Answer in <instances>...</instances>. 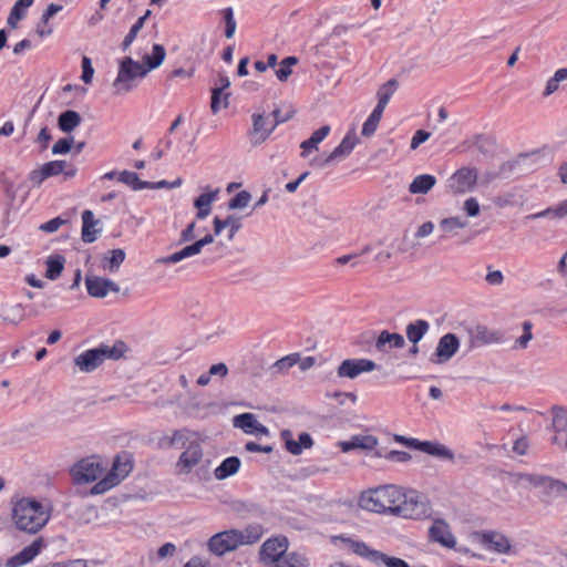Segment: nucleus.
Segmentation results:
<instances>
[{
  "label": "nucleus",
  "mask_w": 567,
  "mask_h": 567,
  "mask_svg": "<svg viewBox=\"0 0 567 567\" xmlns=\"http://www.w3.org/2000/svg\"><path fill=\"white\" fill-rule=\"evenodd\" d=\"M359 505L369 512L412 519L425 517L430 511L423 495L396 485H382L363 492Z\"/></svg>",
  "instance_id": "obj_1"
},
{
  "label": "nucleus",
  "mask_w": 567,
  "mask_h": 567,
  "mask_svg": "<svg viewBox=\"0 0 567 567\" xmlns=\"http://www.w3.org/2000/svg\"><path fill=\"white\" fill-rule=\"evenodd\" d=\"M50 517V505L31 497H23L13 505L12 519L20 530L35 534L47 525Z\"/></svg>",
  "instance_id": "obj_2"
},
{
  "label": "nucleus",
  "mask_w": 567,
  "mask_h": 567,
  "mask_svg": "<svg viewBox=\"0 0 567 567\" xmlns=\"http://www.w3.org/2000/svg\"><path fill=\"white\" fill-rule=\"evenodd\" d=\"M168 444L172 447L184 449L176 462L178 474L190 473L203 460L202 439L196 432L186 429L176 430L173 432Z\"/></svg>",
  "instance_id": "obj_3"
},
{
  "label": "nucleus",
  "mask_w": 567,
  "mask_h": 567,
  "mask_svg": "<svg viewBox=\"0 0 567 567\" xmlns=\"http://www.w3.org/2000/svg\"><path fill=\"white\" fill-rule=\"evenodd\" d=\"M126 346L123 341H116L113 346L101 344L97 348L86 350L74 358V365L85 373L97 369L106 359L117 360L123 357Z\"/></svg>",
  "instance_id": "obj_4"
},
{
  "label": "nucleus",
  "mask_w": 567,
  "mask_h": 567,
  "mask_svg": "<svg viewBox=\"0 0 567 567\" xmlns=\"http://www.w3.org/2000/svg\"><path fill=\"white\" fill-rule=\"evenodd\" d=\"M148 73V69L132 58H124L121 61L118 73L113 82L115 94H124L135 87V81L143 79Z\"/></svg>",
  "instance_id": "obj_5"
},
{
  "label": "nucleus",
  "mask_w": 567,
  "mask_h": 567,
  "mask_svg": "<svg viewBox=\"0 0 567 567\" xmlns=\"http://www.w3.org/2000/svg\"><path fill=\"white\" fill-rule=\"evenodd\" d=\"M516 482L540 488L548 497L567 499V484L558 478L535 473H518Z\"/></svg>",
  "instance_id": "obj_6"
},
{
  "label": "nucleus",
  "mask_w": 567,
  "mask_h": 567,
  "mask_svg": "<svg viewBox=\"0 0 567 567\" xmlns=\"http://www.w3.org/2000/svg\"><path fill=\"white\" fill-rule=\"evenodd\" d=\"M133 464L127 455L116 456L112 470L100 480L92 488V495H99L107 492L118 485L132 471Z\"/></svg>",
  "instance_id": "obj_7"
},
{
  "label": "nucleus",
  "mask_w": 567,
  "mask_h": 567,
  "mask_svg": "<svg viewBox=\"0 0 567 567\" xmlns=\"http://www.w3.org/2000/svg\"><path fill=\"white\" fill-rule=\"evenodd\" d=\"M76 167L66 161H51L44 163L37 169L29 174V181L33 186L39 187L47 178L63 174L65 179L72 178L76 175Z\"/></svg>",
  "instance_id": "obj_8"
},
{
  "label": "nucleus",
  "mask_w": 567,
  "mask_h": 567,
  "mask_svg": "<svg viewBox=\"0 0 567 567\" xmlns=\"http://www.w3.org/2000/svg\"><path fill=\"white\" fill-rule=\"evenodd\" d=\"M349 548L360 557H363L375 565H384L386 567H410L406 561L401 558L390 557L382 551L370 548L364 542L347 539Z\"/></svg>",
  "instance_id": "obj_9"
},
{
  "label": "nucleus",
  "mask_w": 567,
  "mask_h": 567,
  "mask_svg": "<svg viewBox=\"0 0 567 567\" xmlns=\"http://www.w3.org/2000/svg\"><path fill=\"white\" fill-rule=\"evenodd\" d=\"M251 117L252 128L249 132L250 142L252 145H259L268 138L278 124L287 122L291 117V114L289 113L286 117L278 118L277 121H270V117H266L262 113H254Z\"/></svg>",
  "instance_id": "obj_10"
},
{
  "label": "nucleus",
  "mask_w": 567,
  "mask_h": 567,
  "mask_svg": "<svg viewBox=\"0 0 567 567\" xmlns=\"http://www.w3.org/2000/svg\"><path fill=\"white\" fill-rule=\"evenodd\" d=\"M551 416L554 435L550 439V443L560 452L567 453V408L553 406Z\"/></svg>",
  "instance_id": "obj_11"
},
{
  "label": "nucleus",
  "mask_w": 567,
  "mask_h": 567,
  "mask_svg": "<svg viewBox=\"0 0 567 567\" xmlns=\"http://www.w3.org/2000/svg\"><path fill=\"white\" fill-rule=\"evenodd\" d=\"M104 468L96 457H86L79 461L71 470L73 480L78 484L91 483L102 476Z\"/></svg>",
  "instance_id": "obj_12"
},
{
  "label": "nucleus",
  "mask_w": 567,
  "mask_h": 567,
  "mask_svg": "<svg viewBox=\"0 0 567 567\" xmlns=\"http://www.w3.org/2000/svg\"><path fill=\"white\" fill-rule=\"evenodd\" d=\"M358 142L359 140L354 132H350L343 137L341 143L327 157H317L311 162V165L319 168H323L333 164L334 162L343 159L348 155H350V153L353 151Z\"/></svg>",
  "instance_id": "obj_13"
},
{
  "label": "nucleus",
  "mask_w": 567,
  "mask_h": 567,
  "mask_svg": "<svg viewBox=\"0 0 567 567\" xmlns=\"http://www.w3.org/2000/svg\"><path fill=\"white\" fill-rule=\"evenodd\" d=\"M468 346L471 349L485 346L499 344L504 341V333L486 326H476L468 330Z\"/></svg>",
  "instance_id": "obj_14"
},
{
  "label": "nucleus",
  "mask_w": 567,
  "mask_h": 567,
  "mask_svg": "<svg viewBox=\"0 0 567 567\" xmlns=\"http://www.w3.org/2000/svg\"><path fill=\"white\" fill-rule=\"evenodd\" d=\"M288 542L286 537H274L267 539L260 547V560L265 565H276L287 553Z\"/></svg>",
  "instance_id": "obj_15"
},
{
  "label": "nucleus",
  "mask_w": 567,
  "mask_h": 567,
  "mask_svg": "<svg viewBox=\"0 0 567 567\" xmlns=\"http://www.w3.org/2000/svg\"><path fill=\"white\" fill-rule=\"evenodd\" d=\"M475 539L486 549L497 554H508L512 550L509 539L502 533L487 530L474 534Z\"/></svg>",
  "instance_id": "obj_16"
},
{
  "label": "nucleus",
  "mask_w": 567,
  "mask_h": 567,
  "mask_svg": "<svg viewBox=\"0 0 567 567\" xmlns=\"http://www.w3.org/2000/svg\"><path fill=\"white\" fill-rule=\"evenodd\" d=\"M476 182V168L462 167L450 177L449 187L454 194H463L473 190Z\"/></svg>",
  "instance_id": "obj_17"
},
{
  "label": "nucleus",
  "mask_w": 567,
  "mask_h": 567,
  "mask_svg": "<svg viewBox=\"0 0 567 567\" xmlns=\"http://www.w3.org/2000/svg\"><path fill=\"white\" fill-rule=\"evenodd\" d=\"M237 537V529H229L217 533L210 537L208 542V548L213 554L221 556L239 547Z\"/></svg>",
  "instance_id": "obj_18"
},
{
  "label": "nucleus",
  "mask_w": 567,
  "mask_h": 567,
  "mask_svg": "<svg viewBox=\"0 0 567 567\" xmlns=\"http://www.w3.org/2000/svg\"><path fill=\"white\" fill-rule=\"evenodd\" d=\"M377 369L374 361L369 359H346L338 367L339 378L354 379L363 372H371Z\"/></svg>",
  "instance_id": "obj_19"
},
{
  "label": "nucleus",
  "mask_w": 567,
  "mask_h": 567,
  "mask_svg": "<svg viewBox=\"0 0 567 567\" xmlns=\"http://www.w3.org/2000/svg\"><path fill=\"white\" fill-rule=\"evenodd\" d=\"M85 286L87 293L91 297L99 299L106 297L109 292L117 293L120 291V286L117 284L111 279L95 275H86Z\"/></svg>",
  "instance_id": "obj_20"
},
{
  "label": "nucleus",
  "mask_w": 567,
  "mask_h": 567,
  "mask_svg": "<svg viewBox=\"0 0 567 567\" xmlns=\"http://www.w3.org/2000/svg\"><path fill=\"white\" fill-rule=\"evenodd\" d=\"M460 340L456 334L446 333L440 338L434 353L435 358L432 361L439 364L445 363L457 352Z\"/></svg>",
  "instance_id": "obj_21"
},
{
  "label": "nucleus",
  "mask_w": 567,
  "mask_h": 567,
  "mask_svg": "<svg viewBox=\"0 0 567 567\" xmlns=\"http://www.w3.org/2000/svg\"><path fill=\"white\" fill-rule=\"evenodd\" d=\"M430 538L446 548H454L455 537L450 530L449 524L442 519H436L429 529Z\"/></svg>",
  "instance_id": "obj_22"
},
{
  "label": "nucleus",
  "mask_w": 567,
  "mask_h": 567,
  "mask_svg": "<svg viewBox=\"0 0 567 567\" xmlns=\"http://www.w3.org/2000/svg\"><path fill=\"white\" fill-rule=\"evenodd\" d=\"M280 436L285 442L286 450L292 455H300L302 453V449H311L313 445V440L307 432L301 433L298 441L293 440L292 432L290 430L281 431Z\"/></svg>",
  "instance_id": "obj_23"
},
{
  "label": "nucleus",
  "mask_w": 567,
  "mask_h": 567,
  "mask_svg": "<svg viewBox=\"0 0 567 567\" xmlns=\"http://www.w3.org/2000/svg\"><path fill=\"white\" fill-rule=\"evenodd\" d=\"M43 547L42 538H37L29 546L24 547L20 553L7 560L6 567H21L30 563Z\"/></svg>",
  "instance_id": "obj_24"
},
{
  "label": "nucleus",
  "mask_w": 567,
  "mask_h": 567,
  "mask_svg": "<svg viewBox=\"0 0 567 567\" xmlns=\"http://www.w3.org/2000/svg\"><path fill=\"white\" fill-rule=\"evenodd\" d=\"M43 547L42 538H37L29 546L24 547L20 553L7 560L6 567H21L30 563Z\"/></svg>",
  "instance_id": "obj_25"
},
{
  "label": "nucleus",
  "mask_w": 567,
  "mask_h": 567,
  "mask_svg": "<svg viewBox=\"0 0 567 567\" xmlns=\"http://www.w3.org/2000/svg\"><path fill=\"white\" fill-rule=\"evenodd\" d=\"M233 424L235 427L241 429L247 434H268V429L259 423L252 413L236 415L233 420Z\"/></svg>",
  "instance_id": "obj_26"
},
{
  "label": "nucleus",
  "mask_w": 567,
  "mask_h": 567,
  "mask_svg": "<svg viewBox=\"0 0 567 567\" xmlns=\"http://www.w3.org/2000/svg\"><path fill=\"white\" fill-rule=\"evenodd\" d=\"M409 446L415 447L422 452H425L430 455H434V456H437L441 458L453 460V457H454V454L450 449H447L445 445L436 443V442H430V441L421 442L419 440H410Z\"/></svg>",
  "instance_id": "obj_27"
},
{
  "label": "nucleus",
  "mask_w": 567,
  "mask_h": 567,
  "mask_svg": "<svg viewBox=\"0 0 567 567\" xmlns=\"http://www.w3.org/2000/svg\"><path fill=\"white\" fill-rule=\"evenodd\" d=\"M378 445V439L373 435H354L349 441L339 442L342 452L352 450L371 451Z\"/></svg>",
  "instance_id": "obj_28"
},
{
  "label": "nucleus",
  "mask_w": 567,
  "mask_h": 567,
  "mask_svg": "<svg viewBox=\"0 0 567 567\" xmlns=\"http://www.w3.org/2000/svg\"><path fill=\"white\" fill-rule=\"evenodd\" d=\"M213 224L214 233L217 236L220 235L225 228H227V239L231 241L236 233L241 228V218L236 215H229L225 219H220L216 216Z\"/></svg>",
  "instance_id": "obj_29"
},
{
  "label": "nucleus",
  "mask_w": 567,
  "mask_h": 567,
  "mask_svg": "<svg viewBox=\"0 0 567 567\" xmlns=\"http://www.w3.org/2000/svg\"><path fill=\"white\" fill-rule=\"evenodd\" d=\"M218 194H219V188H216L214 190H209V192L200 194L194 200V206L197 208L196 216L198 219H204L210 214L212 204L217 198Z\"/></svg>",
  "instance_id": "obj_30"
},
{
  "label": "nucleus",
  "mask_w": 567,
  "mask_h": 567,
  "mask_svg": "<svg viewBox=\"0 0 567 567\" xmlns=\"http://www.w3.org/2000/svg\"><path fill=\"white\" fill-rule=\"evenodd\" d=\"M386 344H389L390 348L401 349L404 347L405 341L400 333H391L386 330H383L377 338L375 349L378 351H385Z\"/></svg>",
  "instance_id": "obj_31"
},
{
  "label": "nucleus",
  "mask_w": 567,
  "mask_h": 567,
  "mask_svg": "<svg viewBox=\"0 0 567 567\" xmlns=\"http://www.w3.org/2000/svg\"><path fill=\"white\" fill-rule=\"evenodd\" d=\"M45 278L56 280L64 270L65 258L60 254L50 255L45 259Z\"/></svg>",
  "instance_id": "obj_32"
},
{
  "label": "nucleus",
  "mask_w": 567,
  "mask_h": 567,
  "mask_svg": "<svg viewBox=\"0 0 567 567\" xmlns=\"http://www.w3.org/2000/svg\"><path fill=\"white\" fill-rule=\"evenodd\" d=\"M329 133V125H323L317 131H315L308 140L301 143V156L306 157L310 152L318 150V144L322 142L328 136Z\"/></svg>",
  "instance_id": "obj_33"
},
{
  "label": "nucleus",
  "mask_w": 567,
  "mask_h": 567,
  "mask_svg": "<svg viewBox=\"0 0 567 567\" xmlns=\"http://www.w3.org/2000/svg\"><path fill=\"white\" fill-rule=\"evenodd\" d=\"M240 464V460L237 456H229L225 458L214 471L215 478L218 481L228 478L238 472Z\"/></svg>",
  "instance_id": "obj_34"
},
{
  "label": "nucleus",
  "mask_w": 567,
  "mask_h": 567,
  "mask_svg": "<svg viewBox=\"0 0 567 567\" xmlns=\"http://www.w3.org/2000/svg\"><path fill=\"white\" fill-rule=\"evenodd\" d=\"M436 184V178L430 174L416 176L409 185V192L413 195L427 194Z\"/></svg>",
  "instance_id": "obj_35"
},
{
  "label": "nucleus",
  "mask_w": 567,
  "mask_h": 567,
  "mask_svg": "<svg viewBox=\"0 0 567 567\" xmlns=\"http://www.w3.org/2000/svg\"><path fill=\"white\" fill-rule=\"evenodd\" d=\"M82 240L84 243H93L97 238V233L94 227L97 224V220L94 219V215L91 210H84L82 213Z\"/></svg>",
  "instance_id": "obj_36"
},
{
  "label": "nucleus",
  "mask_w": 567,
  "mask_h": 567,
  "mask_svg": "<svg viewBox=\"0 0 567 567\" xmlns=\"http://www.w3.org/2000/svg\"><path fill=\"white\" fill-rule=\"evenodd\" d=\"M200 251H202L200 246L198 245L197 241H195L192 245L184 247L179 251H176L169 256L158 259V262H161V264H177L185 258L198 255Z\"/></svg>",
  "instance_id": "obj_37"
},
{
  "label": "nucleus",
  "mask_w": 567,
  "mask_h": 567,
  "mask_svg": "<svg viewBox=\"0 0 567 567\" xmlns=\"http://www.w3.org/2000/svg\"><path fill=\"white\" fill-rule=\"evenodd\" d=\"M81 115L72 110L61 113L58 118L59 128L64 133H71L81 124Z\"/></svg>",
  "instance_id": "obj_38"
},
{
  "label": "nucleus",
  "mask_w": 567,
  "mask_h": 567,
  "mask_svg": "<svg viewBox=\"0 0 567 567\" xmlns=\"http://www.w3.org/2000/svg\"><path fill=\"white\" fill-rule=\"evenodd\" d=\"M264 534L262 527L260 525H249L243 530L237 529V538L239 546L241 545H252L259 542Z\"/></svg>",
  "instance_id": "obj_39"
},
{
  "label": "nucleus",
  "mask_w": 567,
  "mask_h": 567,
  "mask_svg": "<svg viewBox=\"0 0 567 567\" xmlns=\"http://www.w3.org/2000/svg\"><path fill=\"white\" fill-rule=\"evenodd\" d=\"M430 324L425 320H416L406 326V338L413 344H417V342L424 337V334L429 331Z\"/></svg>",
  "instance_id": "obj_40"
},
{
  "label": "nucleus",
  "mask_w": 567,
  "mask_h": 567,
  "mask_svg": "<svg viewBox=\"0 0 567 567\" xmlns=\"http://www.w3.org/2000/svg\"><path fill=\"white\" fill-rule=\"evenodd\" d=\"M117 181L127 185L134 190L144 189L150 185V182H143L140 179L138 175L135 172L123 171L118 173Z\"/></svg>",
  "instance_id": "obj_41"
},
{
  "label": "nucleus",
  "mask_w": 567,
  "mask_h": 567,
  "mask_svg": "<svg viewBox=\"0 0 567 567\" xmlns=\"http://www.w3.org/2000/svg\"><path fill=\"white\" fill-rule=\"evenodd\" d=\"M398 86L399 82L395 79H390L384 84H382L377 92L378 104L386 106L390 99L395 93Z\"/></svg>",
  "instance_id": "obj_42"
},
{
  "label": "nucleus",
  "mask_w": 567,
  "mask_h": 567,
  "mask_svg": "<svg viewBox=\"0 0 567 567\" xmlns=\"http://www.w3.org/2000/svg\"><path fill=\"white\" fill-rule=\"evenodd\" d=\"M467 225H468L467 219L458 217V216H454V217L443 218L439 223V228L445 234H452V233H456V230H458V229H463V228L467 227Z\"/></svg>",
  "instance_id": "obj_43"
},
{
  "label": "nucleus",
  "mask_w": 567,
  "mask_h": 567,
  "mask_svg": "<svg viewBox=\"0 0 567 567\" xmlns=\"http://www.w3.org/2000/svg\"><path fill=\"white\" fill-rule=\"evenodd\" d=\"M166 56V50L162 44H154L152 48V54L145 55L144 60L147 64L146 69L154 70L162 65Z\"/></svg>",
  "instance_id": "obj_44"
},
{
  "label": "nucleus",
  "mask_w": 567,
  "mask_h": 567,
  "mask_svg": "<svg viewBox=\"0 0 567 567\" xmlns=\"http://www.w3.org/2000/svg\"><path fill=\"white\" fill-rule=\"evenodd\" d=\"M308 559L299 554V553H288L278 563L275 567H308Z\"/></svg>",
  "instance_id": "obj_45"
},
{
  "label": "nucleus",
  "mask_w": 567,
  "mask_h": 567,
  "mask_svg": "<svg viewBox=\"0 0 567 567\" xmlns=\"http://www.w3.org/2000/svg\"><path fill=\"white\" fill-rule=\"evenodd\" d=\"M567 80V69L563 68L555 72V74L547 81L545 90L543 92L544 97H548L554 94L561 82Z\"/></svg>",
  "instance_id": "obj_46"
},
{
  "label": "nucleus",
  "mask_w": 567,
  "mask_h": 567,
  "mask_svg": "<svg viewBox=\"0 0 567 567\" xmlns=\"http://www.w3.org/2000/svg\"><path fill=\"white\" fill-rule=\"evenodd\" d=\"M529 220L540 219V218H551V219H561L565 218L564 216V207L563 202H560L558 205L554 207L546 208L542 212L530 214L525 217Z\"/></svg>",
  "instance_id": "obj_47"
},
{
  "label": "nucleus",
  "mask_w": 567,
  "mask_h": 567,
  "mask_svg": "<svg viewBox=\"0 0 567 567\" xmlns=\"http://www.w3.org/2000/svg\"><path fill=\"white\" fill-rule=\"evenodd\" d=\"M522 327H523V334L519 338H517L513 344V349H515V350L527 349L529 342L534 338L533 332H532L533 323L530 321H524Z\"/></svg>",
  "instance_id": "obj_48"
},
{
  "label": "nucleus",
  "mask_w": 567,
  "mask_h": 567,
  "mask_svg": "<svg viewBox=\"0 0 567 567\" xmlns=\"http://www.w3.org/2000/svg\"><path fill=\"white\" fill-rule=\"evenodd\" d=\"M298 63L296 56H287L280 62L279 69L276 71V75L279 81L285 82L292 73L291 66Z\"/></svg>",
  "instance_id": "obj_49"
},
{
  "label": "nucleus",
  "mask_w": 567,
  "mask_h": 567,
  "mask_svg": "<svg viewBox=\"0 0 567 567\" xmlns=\"http://www.w3.org/2000/svg\"><path fill=\"white\" fill-rule=\"evenodd\" d=\"M518 199L517 193L515 190H511L494 197L493 203L499 208H505L517 205L519 202Z\"/></svg>",
  "instance_id": "obj_50"
},
{
  "label": "nucleus",
  "mask_w": 567,
  "mask_h": 567,
  "mask_svg": "<svg viewBox=\"0 0 567 567\" xmlns=\"http://www.w3.org/2000/svg\"><path fill=\"white\" fill-rule=\"evenodd\" d=\"M228 93L223 95L220 89L213 90L210 109L214 114H216L220 109H226L228 106Z\"/></svg>",
  "instance_id": "obj_51"
},
{
  "label": "nucleus",
  "mask_w": 567,
  "mask_h": 567,
  "mask_svg": "<svg viewBox=\"0 0 567 567\" xmlns=\"http://www.w3.org/2000/svg\"><path fill=\"white\" fill-rule=\"evenodd\" d=\"M299 361V353H292L289 355H286L278 361L275 362L274 369L279 373L287 372L290 368L297 364Z\"/></svg>",
  "instance_id": "obj_52"
},
{
  "label": "nucleus",
  "mask_w": 567,
  "mask_h": 567,
  "mask_svg": "<svg viewBox=\"0 0 567 567\" xmlns=\"http://www.w3.org/2000/svg\"><path fill=\"white\" fill-rule=\"evenodd\" d=\"M125 259V251L123 249H113L107 264L103 265L110 272H115Z\"/></svg>",
  "instance_id": "obj_53"
},
{
  "label": "nucleus",
  "mask_w": 567,
  "mask_h": 567,
  "mask_svg": "<svg viewBox=\"0 0 567 567\" xmlns=\"http://www.w3.org/2000/svg\"><path fill=\"white\" fill-rule=\"evenodd\" d=\"M221 14H223L224 22L226 24L225 37L227 39H231L236 32V27H237V23H236L235 17H234V11L231 8H226L221 11Z\"/></svg>",
  "instance_id": "obj_54"
},
{
  "label": "nucleus",
  "mask_w": 567,
  "mask_h": 567,
  "mask_svg": "<svg viewBox=\"0 0 567 567\" xmlns=\"http://www.w3.org/2000/svg\"><path fill=\"white\" fill-rule=\"evenodd\" d=\"M527 155H520L517 159L507 161L499 166L498 175L507 177L512 172H514L517 167H520L526 161Z\"/></svg>",
  "instance_id": "obj_55"
},
{
  "label": "nucleus",
  "mask_w": 567,
  "mask_h": 567,
  "mask_svg": "<svg viewBox=\"0 0 567 567\" xmlns=\"http://www.w3.org/2000/svg\"><path fill=\"white\" fill-rule=\"evenodd\" d=\"M251 199V195L247 190H241L236 194L228 203L229 209H241L245 208Z\"/></svg>",
  "instance_id": "obj_56"
},
{
  "label": "nucleus",
  "mask_w": 567,
  "mask_h": 567,
  "mask_svg": "<svg viewBox=\"0 0 567 567\" xmlns=\"http://www.w3.org/2000/svg\"><path fill=\"white\" fill-rule=\"evenodd\" d=\"M494 145V140L484 135H477L474 140V146L483 154L491 153Z\"/></svg>",
  "instance_id": "obj_57"
},
{
  "label": "nucleus",
  "mask_w": 567,
  "mask_h": 567,
  "mask_svg": "<svg viewBox=\"0 0 567 567\" xmlns=\"http://www.w3.org/2000/svg\"><path fill=\"white\" fill-rule=\"evenodd\" d=\"M66 219L61 217H55L47 223H43L39 226V230L48 234H53L60 229L61 226L66 224Z\"/></svg>",
  "instance_id": "obj_58"
},
{
  "label": "nucleus",
  "mask_w": 567,
  "mask_h": 567,
  "mask_svg": "<svg viewBox=\"0 0 567 567\" xmlns=\"http://www.w3.org/2000/svg\"><path fill=\"white\" fill-rule=\"evenodd\" d=\"M143 25H144V20L143 19H137V21L132 25L130 32L124 38V41H123V44H122L123 45V50H126L133 43V41L137 37L138 32L143 28Z\"/></svg>",
  "instance_id": "obj_59"
},
{
  "label": "nucleus",
  "mask_w": 567,
  "mask_h": 567,
  "mask_svg": "<svg viewBox=\"0 0 567 567\" xmlns=\"http://www.w3.org/2000/svg\"><path fill=\"white\" fill-rule=\"evenodd\" d=\"M94 75V69L92 66L91 59L87 56L82 58V75L81 79L85 84H90L92 82Z\"/></svg>",
  "instance_id": "obj_60"
},
{
  "label": "nucleus",
  "mask_w": 567,
  "mask_h": 567,
  "mask_svg": "<svg viewBox=\"0 0 567 567\" xmlns=\"http://www.w3.org/2000/svg\"><path fill=\"white\" fill-rule=\"evenodd\" d=\"M74 140L73 137H65V138H60L52 147V153L54 155H58V154H66L70 152L71 147H72V144H73Z\"/></svg>",
  "instance_id": "obj_61"
},
{
  "label": "nucleus",
  "mask_w": 567,
  "mask_h": 567,
  "mask_svg": "<svg viewBox=\"0 0 567 567\" xmlns=\"http://www.w3.org/2000/svg\"><path fill=\"white\" fill-rule=\"evenodd\" d=\"M463 210L468 217H477L481 212L480 204L475 197H470L464 202Z\"/></svg>",
  "instance_id": "obj_62"
},
{
  "label": "nucleus",
  "mask_w": 567,
  "mask_h": 567,
  "mask_svg": "<svg viewBox=\"0 0 567 567\" xmlns=\"http://www.w3.org/2000/svg\"><path fill=\"white\" fill-rule=\"evenodd\" d=\"M485 280L491 286H499L504 281V276L501 270H491L488 268V272L485 276Z\"/></svg>",
  "instance_id": "obj_63"
},
{
  "label": "nucleus",
  "mask_w": 567,
  "mask_h": 567,
  "mask_svg": "<svg viewBox=\"0 0 567 567\" xmlns=\"http://www.w3.org/2000/svg\"><path fill=\"white\" fill-rule=\"evenodd\" d=\"M430 138V133L423 130H419L415 132L414 136L411 140V150H416L420 144L424 143Z\"/></svg>",
  "instance_id": "obj_64"
}]
</instances>
